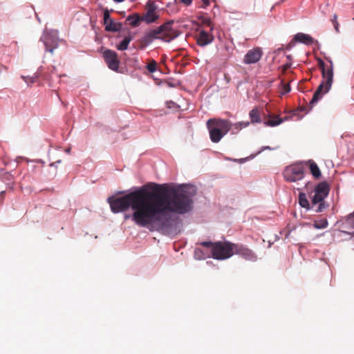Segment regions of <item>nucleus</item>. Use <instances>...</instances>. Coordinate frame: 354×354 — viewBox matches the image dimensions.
<instances>
[{
    "instance_id": "obj_16",
    "label": "nucleus",
    "mask_w": 354,
    "mask_h": 354,
    "mask_svg": "<svg viewBox=\"0 0 354 354\" xmlns=\"http://www.w3.org/2000/svg\"><path fill=\"white\" fill-rule=\"evenodd\" d=\"M295 40L305 44H310L313 42V38L311 36L304 33H297L295 36Z\"/></svg>"
},
{
    "instance_id": "obj_8",
    "label": "nucleus",
    "mask_w": 354,
    "mask_h": 354,
    "mask_svg": "<svg viewBox=\"0 0 354 354\" xmlns=\"http://www.w3.org/2000/svg\"><path fill=\"white\" fill-rule=\"evenodd\" d=\"M145 12L140 15L142 21L147 24L156 23L160 18L158 6L154 1H148L145 4Z\"/></svg>"
},
{
    "instance_id": "obj_12",
    "label": "nucleus",
    "mask_w": 354,
    "mask_h": 354,
    "mask_svg": "<svg viewBox=\"0 0 354 354\" xmlns=\"http://www.w3.org/2000/svg\"><path fill=\"white\" fill-rule=\"evenodd\" d=\"M103 19L104 24L105 25V30L106 31L117 32L122 28V24L120 23L115 22L110 17V13L107 8L104 10Z\"/></svg>"
},
{
    "instance_id": "obj_11",
    "label": "nucleus",
    "mask_w": 354,
    "mask_h": 354,
    "mask_svg": "<svg viewBox=\"0 0 354 354\" xmlns=\"http://www.w3.org/2000/svg\"><path fill=\"white\" fill-rule=\"evenodd\" d=\"M263 55V50L259 47H256L249 50L245 55L243 62L246 64H256L261 58Z\"/></svg>"
},
{
    "instance_id": "obj_31",
    "label": "nucleus",
    "mask_w": 354,
    "mask_h": 354,
    "mask_svg": "<svg viewBox=\"0 0 354 354\" xmlns=\"http://www.w3.org/2000/svg\"><path fill=\"white\" fill-rule=\"evenodd\" d=\"M203 4L201 6L202 8H206L210 4V0H201Z\"/></svg>"
},
{
    "instance_id": "obj_13",
    "label": "nucleus",
    "mask_w": 354,
    "mask_h": 354,
    "mask_svg": "<svg viewBox=\"0 0 354 354\" xmlns=\"http://www.w3.org/2000/svg\"><path fill=\"white\" fill-rule=\"evenodd\" d=\"M234 254H238L247 261H256L257 257L255 254L249 248L242 245L234 243Z\"/></svg>"
},
{
    "instance_id": "obj_24",
    "label": "nucleus",
    "mask_w": 354,
    "mask_h": 354,
    "mask_svg": "<svg viewBox=\"0 0 354 354\" xmlns=\"http://www.w3.org/2000/svg\"><path fill=\"white\" fill-rule=\"evenodd\" d=\"M250 124L249 122H239L233 125L231 124V128L232 127L233 133H236L239 132L241 129L247 127Z\"/></svg>"
},
{
    "instance_id": "obj_5",
    "label": "nucleus",
    "mask_w": 354,
    "mask_h": 354,
    "mask_svg": "<svg viewBox=\"0 0 354 354\" xmlns=\"http://www.w3.org/2000/svg\"><path fill=\"white\" fill-rule=\"evenodd\" d=\"M201 245L206 248H211L212 257L215 259H227L234 254V243L220 241L216 243L204 241L201 243Z\"/></svg>"
},
{
    "instance_id": "obj_4",
    "label": "nucleus",
    "mask_w": 354,
    "mask_h": 354,
    "mask_svg": "<svg viewBox=\"0 0 354 354\" xmlns=\"http://www.w3.org/2000/svg\"><path fill=\"white\" fill-rule=\"evenodd\" d=\"M207 127L212 142L216 143L231 129V123L227 120L213 118L207 122Z\"/></svg>"
},
{
    "instance_id": "obj_7",
    "label": "nucleus",
    "mask_w": 354,
    "mask_h": 354,
    "mask_svg": "<svg viewBox=\"0 0 354 354\" xmlns=\"http://www.w3.org/2000/svg\"><path fill=\"white\" fill-rule=\"evenodd\" d=\"M283 177L288 182H296L304 177V167L301 163H297L286 167L283 171Z\"/></svg>"
},
{
    "instance_id": "obj_18",
    "label": "nucleus",
    "mask_w": 354,
    "mask_h": 354,
    "mask_svg": "<svg viewBox=\"0 0 354 354\" xmlns=\"http://www.w3.org/2000/svg\"><path fill=\"white\" fill-rule=\"evenodd\" d=\"M44 44L46 46V50L53 53L54 49L57 47V41H53L52 44L50 42V37L47 35L44 36L42 39Z\"/></svg>"
},
{
    "instance_id": "obj_1",
    "label": "nucleus",
    "mask_w": 354,
    "mask_h": 354,
    "mask_svg": "<svg viewBox=\"0 0 354 354\" xmlns=\"http://www.w3.org/2000/svg\"><path fill=\"white\" fill-rule=\"evenodd\" d=\"M196 194L195 187L191 185L176 187L149 183L122 196H110L107 201L115 214L131 207L136 225L149 227L154 224L162 225L167 220L168 212L178 214L189 212L192 208V198Z\"/></svg>"
},
{
    "instance_id": "obj_21",
    "label": "nucleus",
    "mask_w": 354,
    "mask_h": 354,
    "mask_svg": "<svg viewBox=\"0 0 354 354\" xmlns=\"http://www.w3.org/2000/svg\"><path fill=\"white\" fill-rule=\"evenodd\" d=\"M305 110H306V107L301 106V107L298 108L297 109L292 111L291 115L288 117L289 119L295 120H298L301 119L303 118V115H300L299 112L304 111Z\"/></svg>"
},
{
    "instance_id": "obj_10",
    "label": "nucleus",
    "mask_w": 354,
    "mask_h": 354,
    "mask_svg": "<svg viewBox=\"0 0 354 354\" xmlns=\"http://www.w3.org/2000/svg\"><path fill=\"white\" fill-rule=\"evenodd\" d=\"M338 223L341 232L354 235V213L350 214Z\"/></svg>"
},
{
    "instance_id": "obj_34",
    "label": "nucleus",
    "mask_w": 354,
    "mask_h": 354,
    "mask_svg": "<svg viewBox=\"0 0 354 354\" xmlns=\"http://www.w3.org/2000/svg\"><path fill=\"white\" fill-rule=\"evenodd\" d=\"M124 1V0H114V1L118 2V3H120V2H122Z\"/></svg>"
},
{
    "instance_id": "obj_2",
    "label": "nucleus",
    "mask_w": 354,
    "mask_h": 354,
    "mask_svg": "<svg viewBox=\"0 0 354 354\" xmlns=\"http://www.w3.org/2000/svg\"><path fill=\"white\" fill-rule=\"evenodd\" d=\"M330 66H326L324 62L319 59L318 66L322 72V82L315 91L312 100L310 101L309 105L313 107L322 96L328 93L331 88L333 82V63L331 59H328Z\"/></svg>"
},
{
    "instance_id": "obj_17",
    "label": "nucleus",
    "mask_w": 354,
    "mask_h": 354,
    "mask_svg": "<svg viewBox=\"0 0 354 354\" xmlns=\"http://www.w3.org/2000/svg\"><path fill=\"white\" fill-rule=\"evenodd\" d=\"M127 21H129V24L132 27H137L139 26L140 23L142 21V19L139 14L135 13L128 16Z\"/></svg>"
},
{
    "instance_id": "obj_14",
    "label": "nucleus",
    "mask_w": 354,
    "mask_h": 354,
    "mask_svg": "<svg viewBox=\"0 0 354 354\" xmlns=\"http://www.w3.org/2000/svg\"><path fill=\"white\" fill-rule=\"evenodd\" d=\"M196 43L201 46H205L211 44L214 41V36L211 32L203 30H199L198 33L195 35Z\"/></svg>"
},
{
    "instance_id": "obj_9",
    "label": "nucleus",
    "mask_w": 354,
    "mask_h": 354,
    "mask_svg": "<svg viewBox=\"0 0 354 354\" xmlns=\"http://www.w3.org/2000/svg\"><path fill=\"white\" fill-rule=\"evenodd\" d=\"M103 58L108 67L114 71H118L120 65V60L116 52L112 50H105L103 52Z\"/></svg>"
},
{
    "instance_id": "obj_23",
    "label": "nucleus",
    "mask_w": 354,
    "mask_h": 354,
    "mask_svg": "<svg viewBox=\"0 0 354 354\" xmlns=\"http://www.w3.org/2000/svg\"><path fill=\"white\" fill-rule=\"evenodd\" d=\"M131 41V37L130 36H126L124 39L117 45V49L119 50H124L127 49Z\"/></svg>"
},
{
    "instance_id": "obj_6",
    "label": "nucleus",
    "mask_w": 354,
    "mask_h": 354,
    "mask_svg": "<svg viewBox=\"0 0 354 354\" xmlns=\"http://www.w3.org/2000/svg\"><path fill=\"white\" fill-rule=\"evenodd\" d=\"M330 187L328 183L322 181L315 187L314 194L311 197V209L316 212H322L328 207V205L324 201L329 194Z\"/></svg>"
},
{
    "instance_id": "obj_29",
    "label": "nucleus",
    "mask_w": 354,
    "mask_h": 354,
    "mask_svg": "<svg viewBox=\"0 0 354 354\" xmlns=\"http://www.w3.org/2000/svg\"><path fill=\"white\" fill-rule=\"evenodd\" d=\"M202 24L207 27H209L210 31H212L214 28L212 23L209 18H202Z\"/></svg>"
},
{
    "instance_id": "obj_15",
    "label": "nucleus",
    "mask_w": 354,
    "mask_h": 354,
    "mask_svg": "<svg viewBox=\"0 0 354 354\" xmlns=\"http://www.w3.org/2000/svg\"><path fill=\"white\" fill-rule=\"evenodd\" d=\"M288 120H289L288 117L281 118L278 115H269V118L264 121V124L266 126L275 127Z\"/></svg>"
},
{
    "instance_id": "obj_20",
    "label": "nucleus",
    "mask_w": 354,
    "mask_h": 354,
    "mask_svg": "<svg viewBox=\"0 0 354 354\" xmlns=\"http://www.w3.org/2000/svg\"><path fill=\"white\" fill-rule=\"evenodd\" d=\"M252 123H261V120L260 117L259 111L257 109H253L249 113Z\"/></svg>"
},
{
    "instance_id": "obj_19",
    "label": "nucleus",
    "mask_w": 354,
    "mask_h": 354,
    "mask_svg": "<svg viewBox=\"0 0 354 354\" xmlns=\"http://www.w3.org/2000/svg\"><path fill=\"white\" fill-rule=\"evenodd\" d=\"M309 168L312 175L315 177V178L318 179L321 177V171L319 170V167L314 161H309Z\"/></svg>"
},
{
    "instance_id": "obj_28",
    "label": "nucleus",
    "mask_w": 354,
    "mask_h": 354,
    "mask_svg": "<svg viewBox=\"0 0 354 354\" xmlns=\"http://www.w3.org/2000/svg\"><path fill=\"white\" fill-rule=\"evenodd\" d=\"M281 84H282V91H281V93L282 95H285L290 91L291 89H290V86L289 84H285L283 82V81L282 80Z\"/></svg>"
},
{
    "instance_id": "obj_3",
    "label": "nucleus",
    "mask_w": 354,
    "mask_h": 354,
    "mask_svg": "<svg viewBox=\"0 0 354 354\" xmlns=\"http://www.w3.org/2000/svg\"><path fill=\"white\" fill-rule=\"evenodd\" d=\"M173 24L174 21H169L159 27L149 30L142 38L141 42L145 46H147L155 39H160L165 42L171 41L180 35L178 30L172 28Z\"/></svg>"
},
{
    "instance_id": "obj_25",
    "label": "nucleus",
    "mask_w": 354,
    "mask_h": 354,
    "mask_svg": "<svg viewBox=\"0 0 354 354\" xmlns=\"http://www.w3.org/2000/svg\"><path fill=\"white\" fill-rule=\"evenodd\" d=\"M299 202L300 205L302 207L309 209L310 207V203L306 198V196L304 193H300L299 195Z\"/></svg>"
},
{
    "instance_id": "obj_26",
    "label": "nucleus",
    "mask_w": 354,
    "mask_h": 354,
    "mask_svg": "<svg viewBox=\"0 0 354 354\" xmlns=\"http://www.w3.org/2000/svg\"><path fill=\"white\" fill-rule=\"evenodd\" d=\"M313 226L316 229H324L328 226V221L326 218L315 221Z\"/></svg>"
},
{
    "instance_id": "obj_30",
    "label": "nucleus",
    "mask_w": 354,
    "mask_h": 354,
    "mask_svg": "<svg viewBox=\"0 0 354 354\" xmlns=\"http://www.w3.org/2000/svg\"><path fill=\"white\" fill-rule=\"evenodd\" d=\"M156 62L155 61H153L147 64V68L149 72L153 73L156 71Z\"/></svg>"
},
{
    "instance_id": "obj_32",
    "label": "nucleus",
    "mask_w": 354,
    "mask_h": 354,
    "mask_svg": "<svg viewBox=\"0 0 354 354\" xmlns=\"http://www.w3.org/2000/svg\"><path fill=\"white\" fill-rule=\"evenodd\" d=\"M124 218L125 220H128V219L131 218L136 224V221L133 219V214H125Z\"/></svg>"
},
{
    "instance_id": "obj_33",
    "label": "nucleus",
    "mask_w": 354,
    "mask_h": 354,
    "mask_svg": "<svg viewBox=\"0 0 354 354\" xmlns=\"http://www.w3.org/2000/svg\"><path fill=\"white\" fill-rule=\"evenodd\" d=\"M181 2H183V3H185L187 6H189L192 3V0H181Z\"/></svg>"
},
{
    "instance_id": "obj_27",
    "label": "nucleus",
    "mask_w": 354,
    "mask_h": 354,
    "mask_svg": "<svg viewBox=\"0 0 354 354\" xmlns=\"http://www.w3.org/2000/svg\"><path fill=\"white\" fill-rule=\"evenodd\" d=\"M331 21L333 24V26H334V28L335 29L336 32H339V23L337 21V15L336 14H334L333 15V18L331 19Z\"/></svg>"
},
{
    "instance_id": "obj_22",
    "label": "nucleus",
    "mask_w": 354,
    "mask_h": 354,
    "mask_svg": "<svg viewBox=\"0 0 354 354\" xmlns=\"http://www.w3.org/2000/svg\"><path fill=\"white\" fill-rule=\"evenodd\" d=\"M39 77V75L37 73H35L32 76L21 75V78L28 85L32 84L35 82H36L37 80H38Z\"/></svg>"
}]
</instances>
